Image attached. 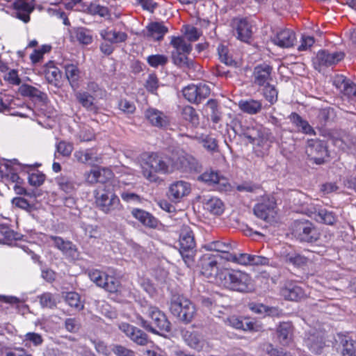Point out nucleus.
<instances>
[{"label": "nucleus", "instance_id": "nucleus-5", "mask_svg": "<svg viewBox=\"0 0 356 356\" xmlns=\"http://www.w3.org/2000/svg\"><path fill=\"white\" fill-rule=\"evenodd\" d=\"M179 252L188 266L194 263L196 254V243L195 236L191 228L188 225H183L179 234Z\"/></svg>", "mask_w": 356, "mask_h": 356}, {"label": "nucleus", "instance_id": "nucleus-36", "mask_svg": "<svg viewBox=\"0 0 356 356\" xmlns=\"http://www.w3.org/2000/svg\"><path fill=\"white\" fill-rule=\"evenodd\" d=\"M240 109L244 113L254 115L259 113L262 108V104L259 100H241L238 103Z\"/></svg>", "mask_w": 356, "mask_h": 356}, {"label": "nucleus", "instance_id": "nucleus-57", "mask_svg": "<svg viewBox=\"0 0 356 356\" xmlns=\"http://www.w3.org/2000/svg\"><path fill=\"white\" fill-rule=\"evenodd\" d=\"M45 180V175L38 170L29 175V183L33 186H41Z\"/></svg>", "mask_w": 356, "mask_h": 356}, {"label": "nucleus", "instance_id": "nucleus-64", "mask_svg": "<svg viewBox=\"0 0 356 356\" xmlns=\"http://www.w3.org/2000/svg\"><path fill=\"white\" fill-rule=\"evenodd\" d=\"M12 203L15 207L22 209L30 211L33 208V204H31L26 199L21 197H14Z\"/></svg>", "mask_w": 356, "mask_h": 356}, {"label": "nucleus", "instance_id": "nucleus-18", "mask_svg": "<svg viewBox=\"0 0 356 356\" xmlns=\"http://www.w3.org/2000/svg\"><path fill=\"white\" fill-rule=\"evenodd\" d=\"M145 117L152 126L160 129L167 127L170 122L169 117L165 113L154 108L147 109Z\"/></svg>", "mask_w": 356, "mask_h": 356}, {"label": "nucleus", "instance_id": "nucleus-54", "mask_svg": "<svg viewBox=\"0 0 356 356\" xmlns=\"http://www.w3.org/2000/svg\"><path fill=\"white\" fill-rule=\"evenodd\" d=\"M263 95L264 98L270 103L274 104L277 101L278 92L274 86L268 84L263 89Z\"/></svg>", "mask_w": 356, "mask_h": 356}, {"label": "nucleus", "instance_id": "nucleus-49", "mask_svg": "<svg viewBox=\"0 0 356 356\" xmlns=\"http://www.w3.org/2000/svg\"><path fill=\"white\" fill-rule=\"evenodd\" d=\"M59 188L66 193H70L74 190V183L69 177L60 175L56 179Z\"/></svg>", "mask_w": 356, "mask_h": 356}, {"label": "nucleus", "instance_id": "nucleus-56", "mask_svg": "<svg viewBox=\"0 0 356 356\" xmlns=\"http://www.w3.org/2000/svg\"><path fill=\"white\" fill-rule=\"evenodd\" d=\"M87 10L88 13L91 15H99L101 17L110 15V12L107 7L95 3H90V5L87 8Z\"/></svg>", "mask_w": 356, "mask_h": 356}, {"label": "nucleus", "instance_id": "nucleus-27", "mask_svg": "<svg viewBox=\"0 0 356 356\" xmlns=\"http://www.w3.org/2000/svg\"><path fill=\"white\" fill-rule=\"evenodd\" d=\"M131 214L136 219H137L145 227L155 228L158 225L157 219L154 218L151 213L145 210L140 209H134L131 211Z\"/></svg>", "mask_w": 356, "mask_h": 356}, {"label": "nucleus", "instance_id": "nucleus-51", "mask_svg": "<svg viewBox=\"0 0 356 356\" xmlns=\"http://www.w3.org/2000/svg\"><path fill=\"white\" fill-rule=\"evenodd\" d=\"M229 257L226 258V261H232L238 264L243 266H250L251 262V254L242 253V254H227Z\"/></svg>", "mask_w": 356, "mask_h": 356}, {"label": "nucleus", "instance_id": "nucleus-17", "mask_svg": "<svg viewBox=\"0 0 356 356\" xmlns=\"http://www.w3.org/2000/svg\"><path fill=\"white\" fill-rule=\"evenodd\" d=\"M243 136L249 142L258 146H262L266 151L268 150V136L261 127H248L243 132Z\"/></svg>", "mask_w": 356, "mask_h": 356}, {"label": "nucleus", "instance_id": "nucleus-41", "mask_svg": "<svg viewBox=\"0 0 356 356\" xmlns=\"http://www.w3.org/2000/svg\"><path fill=\"white\" fill-rule=\"evenodd\" d=\"M208 249L211 251H216L218 252H221L223 255H220V259H223L226 260L227 257H229L227 254H232L230 252L232 247L230 243H225L220 241H213L207 245Z\"/></svg>", "mask_w": 356, "mask_h": 356}, {"label": "nucleus", "instance_id": "nucleus-29", "mask_svg": "<svg viewBox=\"0 0 356 356\" xmlns=\"http://www.w3.org/2000/svg\"><path fill=\"white\" fill-rule=\"evenodd\" d=\"M44 74L47 82L54 86L58 84L62 76L60 70L55 66L53 61L48 62L44 66Z\"/></svg>", "mask_w": 356, "mask_h": 356}, {"label": "nucleus", "instance_id": "nucleus-31", "mask_svg": "<svg viewBox=\"0 0 356 356\" xmlns=\"http://www.w3.org/2000/svg\"><path fill=\"white\" fill-rule=\"evenodd\" d=\"M185 340L189 346L197 351L207 350L209 348L208 343L195 332H187Z\"/></svg>", "mask_w": 356, "mask_h": 356}, {"label": "nucleus", "instance_id": "nucleus-6", "mask_svg": "<svg viewBox=\"0 0 356 356\" xmlns=\"http://www.w3.org/2000/svg\"><path fill=\"white\" fill-rule=\"evenodd\" d=\"M170 312L179 321L188 323L195 316L196 309L190 300L182 296H173L171 299Z\"/></svg>", "mask_w": 356, "mask_h": 356}, {"label": "nucleus", "instance_id": "nucleus-32", "mask_svg": "<svg viewBox=\"0 0 356 356\" xmlns=\"http://www.w3.org/2000/svg\"><path fill=\"white\" fill-rule=\"evenodd\" d=\"M203 110L210 115L211 121L217 124L221 120V112L219 109V104L216 99H211L204 106Z\"/></svg>", "mask_w": 356, "mask_h": 356}, {"label": "nucleus", "instance_id": "nucleus-47", "mask_svg": "<svg viewBox=\"0 0 356 356\" xmlns=\"http://www.w3.org/2000/svg\"><path fill=\"white\" fill-rule=\"evenodd\" d=\"M218 54L221 62L227 65L236 66V62L230 56L229 49L224 44H220L218 47Z\"/></svg>", "mask_w": 356, "mask_h": 356}, {"label": "nucleus", "instance_id": "nucleus-2", "mask_svg": "<svg viewBox=\"0 0 356 356\" xmlns=\"http://www.w3.org/2000/svg\"><path fill=\"white\" fill-rule=\"evenodd\" d=\"M142 174L150 182L161 180L159 174L170 173V165L168 155L151 153L143 159L141 163Z\"/></svg>", "mask_w": 356, "mask_h": 356}, {"label": "nucleus", "instance_id": "nucleus-43", "mask_svg": "<svg viewBox=\"0 0 356 356\" xmlns=\"http://www.w3.org/2000/svg\"><path fill=\"white\" fill-rule=\"evenodd\" d=\"M170 45L173 47L172 52L190 53L192 46L181 37H172Z\"/></svg>", "mask_w": 356, "mask_h": 356}, {"label": "nucleus", "instance_id": "nucleus-44", "mask_svg": "<svg viewBox=\"0 0 356 356\" xmlns=\"http://www.w3.org/2000/svg\"><path fill=\"white\" fill-rule=\"evenodd\" d=\"M63 297L65 302L76 310L81 311L84 308V305L81 301V296L78 293L74 291L67 292Z\"/></svg>", "mask_w": 356, "mask_h": 356}, {"label": "nucleus", "instance_id": "nucleus-9", "mask_svg": "<svg viewBox=\"0 0 356 356\" xmlns=\"http://www.w3.org/2000/svg\"><path fill=\"white\" fill-rule=\"evenodd\" d=\"M254 213L264 220L273 218L277 213V204L275 197H265L254 207Z\"/></svg>", "mask_w": 356, "mask_h": 356}, {"label": "nucleus", "instance_id": "nucleus-40", "mask_svg": "<svg viewBox=\"0 0 356 356\" xmlns=\"http://www.w3.org/2000/svg\"><path fill=\"white\" fill-rule=\"evenodd\" d=\"M289 119L291 122L299 128V130L305 134H314V129L309 125L307 121L296 113H292Z\"/></svg>", "mask_w": 356, "mask_h": 356}, {"label": "nucleus", "instance_id": "nucleus-60", "mask_svg": "<svg viewBox=\"0 0 356 356\" xmlns=\"http://www.w3.org/2000/svg\"><path fill=\"white\" fill-rule=\"evenodd\" d=\"M0 234L3 238H0V243H5L6 241H11L15 238V233L8 226L0 224Z\"/></svg>", "mask_w": 356, "mask_h": 356}, {"label": "nucleus", "instance_id": "nucleus-50", "mask_svg": "<svg viewBox=\"0 0 356 356\" xmlns=\"http://www.w3.org/2000/svg\"><path fill=\"white\" fill-rule=\"evenodd\" d=\"M284 261L287 264H291L296 267H302L307 264L308 259L298 254H287L284 257Z\"/></svg>", "mask_w": 356, "mask_h": 356}, {"label": "nucleus", "instance_id": "nucleus-46", "mask_svg": "<svg viewBox=\"0 0 356 356\" xmlns=\"http://www.w3.org/2000/svg\"><path fill=\"white\" fill-rule=\"evenodd\" d=\"M190 53L171 52V58L175 65L183 67H190L193 63L188 58Z\"/></svg>", "mask_w": 356, "mask_h": 356}, {"label": "nucleus", "instance_id": "nucleus-55", "mask_svg": "<svg viewBox=\"0 0 356 356\" xmlns=\"http://www.w3.org/2000/svg\"><path fill=\"white\" fill-rule=\"evenodd\" d=\"M40 303L44 308L53 309L56 307V300L54 295L51 293L46 292L39 296Z\"/></svg>", "mask_w": 356, "mask_h": 356}, {"label": "nucleus", "instance_id": "nucleus-53", "mask_svg": "<svg viewBox=\"0 0 356 356\" xmlns=\"http://www.w3.org/2000/svg\"><path fill=\"white\" fill-rule=\"evenodd\" d=\"M75 38L83 44H89L92 42V36L90 31L84 28H78L74 31Z\"/></svg>", "mask_w": 356, "mask_h": 356}, {"label": "nucleus", "instance_id": "nucleus-37", "mask_svg": "<svg viewBox=\"0 0 356 356\" xmlns=\"http://www.w3.org/2000/svg\"><path fill=\"white\" fill-rule=\"evenodd\" d=\"M282 296L287 300L298 301L305 296L301 287L297 285L289 284L282 291Z\"/></svg>", "mask_w": 356, "mask_h": 356}, {"label": "nucleus", "instance_id": "nucleus-13", "mask_svg": "<svg viewBox=\"0 0 356 356\" xmlns=\"http://www.w3.org/2000/svg\"><path fill=\"white\" fill-rule=\"evenodd\" d=\"M54 241V246L60 250L67 257L76 261L80 258V252L76 245L70 241H65L63 238L56 236H49Z\"/></svg>", "mask_w": 356, "mask_h": 356}, {"label": "nucleus", "instance_id": "nucleus-59", "mask_svg": "<svg viewBox=\"0 0 356 356\" xmlns=\"http://www.w3.org/2000/svg\"><path fill=\"white\" fill-rule=\"evenodd\" d=\"M88 276L98 286L102 287L107 275L98 270H92L88 273Z\"/></svg>", "mask_w": 356, "mask_h": 356}, {"label": "nucleus", "instance_id": "nucleus-34", "mask_svg": "<svg viewBox=\"0 0 356 356\" xmlns=\"http://www.w3.org/2000/svg\"><path fill=\"white\" fill-rule=\"evenodd\" d=\"M147 37L152 38L154 40L159 41L163 39L164 35L168 32V29L163 24L159 22L151 23L147 27Z\"/></svg>", "mask_w": 356, "mask_h": 356}, {"label": "nucleus", "instance_id": "nucleus-48", "mask_svg": "<svg viewBox=\"0 0 356 356\" xmlns=\"http://www.w3.org/2000/svg\"><path fill=\"white\" fill-rule=\"evenodd\" d=\"M181 115L184 120L188 121L193 125H197L199 124L198 115L195 109L191 106H186L182 108Z\"/></svg>", "mask_w": 356, "mask_h": 356}, {"label": "nucleus", "instance_id": "nucleus-58", "mask_svg": "<svg viewBox=\"0 0 356 356\" xmlns=\"http://www.w3.org/2000/svg\"><path fill=\"white\" fill-rule=\"evenodd\" d=\"M147 63L153 67H157L159 65H165L168 63V57L164 55L156 54L147 57Z\"/></svg>", "mask_w": 356, "mask_h": 356}, {"label": "nucleus", "instance_id": "nucleus-39", "mask_svg": "<svg viewBox=\"0 0 356 356\" xmlns=\"http://www.w3.org/2000/svg\"><path fill=\"white\" fill-rule=\"evenodd\" d=\"M277 338L282 345H288L292 339V326L289 323H280L277 330Z\"/></svg>", "mask_w": 356, "mask_h": 356}, {"label": "nucleus", "instance_id": "nucleus-28", "mask_svg": "<svg viewBox=\"0 0 356 356\" xmlns=\"http://www.w3.org/2000/svg\"><path fill=\"white\" fill-rule=\"evenodd\" d=\"M75 97L78 102L87 111L95 114L99 112V107L95 102V97L88 92H78L76 93Z\"/></svg>", "mask_w": 356, "mask_h": 356}, {"label": "nucleus", "instance_id": "nucleus-19", "mask_svg": "<svg viewBox=\"0 0 356 356\" xmlns=\"http://www.w3.org/2000/svg\"><path fill=\"white\" fill-rule=\"evenodd\" d=\"M113 177V172L110 169L95 167L86 174V180L90 184L103 183L104 185L111 183L109 179Z\"/></svg>", "mask_w": 356, "mask_h": 356}, {"label": "nucleus", "instance_id": "nucleus-11", "mask_svg": "<svg viewBox=\"0 0 356 356\" xmlns=\"http://www.w3.org/2000/svg\"><path fill=\"white\" fill-rule=\"evenodd\" d=\"M191 192V185L190 183L183 180H178L170 184L167 195L170 201L177 203L188 195Z\"/></svg>", "mask_w": 356, "mask_h": 356}, {"label": "nucleus", "instance_id": "nucleus-23", "mask_svg": "<svg viewBox=\"0 0 356 356\" xmlns=\"http://www.w3.org/2000/svg\"><path fill=\"white\" fill-rule=\"evenodd\" d=\"M13 8L16 10L15 16L27 23L30 21V14L33 10V6L25 1L24 0H17L13 4Z\"/></svg>", "mask_w": 356, "mask_h": 356}, {"label": "nucleus", "instance_id": "nucleus-42", "mask_svg": "<svg viewBox=\"0 0 356 356\" xmlns=\"http://www.w3.org/2000/svg\"><path fill=\"white\" fill-rule=\"evenodd\" d=\"M306 343L312 353L316 355L321 354L324 347V341L322 337L312 334L307 339Z\"/></svg>", "mask_w": 356, "mask_h": 356}, {"label": "nucleus", "instance_id": "nucleus-35", "mask_svg": "<svg viewBox=\"0 0 356 356\" xmlns=\"http://www.w3.org/2000/svg\"><path fill=\"white\" fill-rule=\"evenodd\" d=\"M337 349L343 356H356V341L344 336Z\"/></svg>", "mask_w": 356, "mask_h": 356}, {"label": "nucleus", "instance_id": "nucleus-15", "mask_svg": "<svg viewBox=\"0 0 356 356\" xmlns=\"http://www.w3.org/2000/svg\"><path fill=\"white\" fill-rule=\"evenodd\" d=\"M200 179L220 191H227L230 187L227 179L213 170L204 172L200 175Z\"/></svg>", "mask_w": 356, "mask_h": 356}, {"label": "nucleus", "instance_id": "nucleus-1", "mask_svg": "<svg viewBox=\"0 0 356 356\" xmlns=\"http://www.w3.org/2000/svg\"><path fill=\"white\" fill-rule=\"evenodd\" d=\"M219 286L234 291L249 293L253 291L254 284L250 275L236 270H224L216 277Z\"/></svg>", "mask_w": 356, "mask_h": 356}, {"label": "nucleus", "instance_id": "nucleus-16", "mask_svg": "<svg viewBox=\"0 0 356 356\" xmlns=\"http://www.w3.org/2000/svg\"><path fill=\"white\" fill-rule=\"evenodd\" d=\"M306 152L310 159L318 165L323 163L327 156V148L320 140L309 141Z\"/></svg>", "mask_w": 356, "mask_h": 356}, {"label": "nucleus", "instance_id": "nucleus-24", "mask_svg": "<svg viewBox=\"0 0 356 356\" xmlns=\"http://www.w3.org/2000/svg\"><path fill=\"white\" fill-rule=\"evenodd\" d=\"M202 202L204 205V209L209 211L213 215H221L225 210V205L222 201L217 197H207L202 196L201 197Z\"/></svg>", "mask_w": 356, "mask_h": 356}, {"label": "nucleus", "instance_id": "nucleus-14", "mask_svg": "<svg viewBox=\"0 0 356 356\" xmlns=\"http://www.w3.org/2000/svg\"><path fill=\"white\" fill-rule=\"evenodd\" d=\"M273 67L268 64L262 63L257 65L253 70V83L259 87H264L272 81Z\"/></svg>", "mask_w": 356, "mask_h": 356}, {"label": "nucleus", "instance_id": "nucleus-4", "mask_svg": "<svg viewBox=\"0 0 356 356\" xmlns=\"http://www.w3.org/2000/svg\"><path fill=\"white\" fill-rule=\"evenodd\" d=\"M95 204L101 211L106 214H111L122 209V204L118 196L115 194L113 183L104 186L95 193Z\"/></svg>", "mask_w": 356, "mask_h": 356}, {"label": "nucleus", "instance_id": "nucleus-10", "mask_svg": "<svg viewBox=\"0 0 356 356\" xmlns=\"http://www.w3.org/2000/svg\"><path fill=\"white\" fill-rule=\"evenodd\" d=\"M344 58V54L342 51L330 52L326 50L320 51L316 58L314 63L315 68L321 71L322 67H327L337 64Z\"/></svg>", "mask_w": 356, "mask_h": 356}, {"label": "nucleus", "instance_id": "nucleus-22", "mask_svg": "<svg viewBox=\"0 0 356 356\" xmlns=\"http://www.w3.org/2000/svg\"><path fill=\"white\" fill-rule=\"evenodd\" d=\"M296 40L295 33L291 29H286L279 31L273 41L280 47L289 48L293 46Z\"/></svg>", "mask_w": 356, "mask_h": 356}, {"label": "nucleus", "instance_id": "nucleus-38", "mask_svg": "<svg viewBox=\"0 0 356 356\" xmlns=\"http://www.w3.org/2000/svg\"><path fill=\"white\" fill-rule=\"evenodd\" d=\"M19 92L23 97H27L31 99L42 101L45 94L34 86L29 84H22L19 88Z\"/></svg>", "mask_w": 356, "mask_h": 356}, {"label": "nucleus", "instance_id": "nucleus-26", "mask_svg": "<svg viewBox=\"0 0 356 356\" xmlns=\"http://www.w3.org/2000/svg\"><path fill=\"white\" fill-rule=\"evenodd\" d=\"M99 34L103 40L112 44L124 42L128 38L127 33L109 28L102 30Z\"/></svg>", "mask_w": 356, "mask_h": 356}, {"label": "nucleus", "instance_id": "nucleus-20", "mask_svg": "<svg viewBox=\"0 0 356 356\" xmlns=\"http://www.w3.org/2000/svg\"><path fill=\"white\" fill-rule=\"evenodd\" d=\"M234 34L236 38L245 42H248L252 38V26L244 19H234L233 22Z\"/></svg>", "mask_w": 356, "mask_h": 356}, {"label": "nucleus", "instance_id": "nucleus-62", "mask_svg": "<svg viewBox=\"0 0 356 356\" xmlns=\"http://www.w3.org/2000/svg\"><path fill=\"white\" fill-rule=\"evenodd\" d=\"M318 220L327 225H333L336 221V218L332 212L321 210L318 212Z\"/></svg>", "mask_w": 356, "mask_h": 356}, {"label": "nucleus", "instance_id": "nucleus-61", "mask_svg": "<svg viewBox=\"0 0 356 356\" xmlns=\"http://www.w3.org/2000/svg\"><path fill=\"white\" fill-rule=\"evenodd\" d=\"M57 152L63 156H69L73 151V145L70 143L60 141L56 145Z\"/></svg>", "mask_w": 356, "mask_h": 356}, {"label": "nucleus", "instance_id": "nucleus-3", "mask_svg": "<svg viewBox=\"0 0 356 356\" xmlns=\"http://www.w3.org/2000/svg\"><path fill=\"white\" fill-rule=\"evenodd\" d=\"M146 314L150 318L149 321L145 320L141 316H137L139 324L146 330L161 335L163 334V333L170 332L171 331V323L165 314L157 307H148Z\"/></svg>", "mask_w": 356, "mask_h": 356}, {"label": "nucleus", "instance_id": "nucleus-30", "mask_svg": "<svg viewBox=\"0 0 356 356\" xmlns=\"http://www.w3.org/2000/svg\"><path fill=\"white\" fill-rule=\"evenodd\" d=\"M64 69L65 76L72 88H77L81 74L79 67L72 63H67L64 65Z\"/></svg>", "mask_w": 356, "mask_h": 356}, {"label": "nucleus", "instance_id": "nucleus-21", "mask_svg": "<svg viewBox=\"0 0 356 356\" xmlns=\"http://www.w3.org/2000/svg\"><path fill=\"white\" fill-rule=\"evenodd\" d=\"M120 327L127 337L139 345H145L147 343V335L138 328L128 323H123Z\"/></svg>", "mask_w": 356, "mask_h": 356}, {"label": "nucleus", "instance_id": "nucleus-45", "mask_svg": "<svg viewBox=\"0 0 356 356\" xmlns=\"http://www.w3.org/2000/svg\"><path fill=\"white\" fill-rule=\"evenodd\" d=\"M226 322L230 326L243 330H251L253 329V324L251 322L245 321L243 322L242 319L236 316H232L227 318Z\"/></svg>", "mask_w": 356, "mask_h": 356}, {"label": "nucleus", "instance_id": "nucleus-12", "mask_svg": "<svg viewBox=\"0 0 356 356\" xmlns=\"http://www.w3.org/2000/svg\"><path fill=\"white\" fill-rule=\"evenodd\" d=\"M219 254H204L200 259V266L201 268V273L207 277H210L217 275L219 270Z\"/></svg>", "mask_w": 356, "mask_h": 356}, {"label": "nucleus", "instance_id": "nucleus-25", "mask_svg": "<svg viewBox=\"0 0 356 356\" xmlns=\"http://www.w3.org/2000/svg\"><path fill=\"white\" fill-rule=\"evenodd\" d=\"M168 156L170 165V173L175 170H187L190 168L189 158L184 154L172 152Z\"/></svg>", "mask_w": 356, "mask_h": 356}, {"label": "nucleus", "instance_id": "nucleus-52", "mask_svg": "<svg viewBox=\"0 0 356 356\" xmlns=\"http://www.w3.org/2000/svg\"><path fill=\"white\" fill-rule=\"evenodd\" d=\"M102 287L110 293H117L120 291L121 284L115 277L107 275Z\"/></svg>", "mask_w": 356, "mask_h": 356}, {"label": "nucleus", "instance_id": "nucleus-33", "mask_svg": "<svg viewBox=\"0 0 356 356\" xmlns=\"http://www.w3.org/2000/svg\"><path fill=\"white\" fill-rule=\"evenodd\" d=\"M74 157L81 163L94 164L99 161L96 151L92 149L75 152Z\"/></svg>", "mask_w": 356, "mask_h": 356}, {"label": "nucleus", "instance_id": "nucleus-63", "mask_svg": "<svg viewBox=\"0 0 356 356\" xmlns=\"http://www.w3.org/2000/svg\"><path fill=\"white\" fill-rule=\"evenodd\" d=\"M121 198L127 203H141L143 200L139 195L128 191L121 193Z\"/></svg>", "mask_w": 356, "mask_h": 356}, {"label": "nucleus", "instance_id": "nucleus-8", "mask_svg": "<svg viewBox=\"0 0 356 356\" xmlns=\"http://www.w3.org/2000/svg\"><path fill=\"white\" fill-rule=\"evenodd\" d=\"M182 93L189 102L198 104L209 96L211 90L205 83L193 84L185 87L182 90Z\"/></svg>", "mask_w": 356, "mask_h": 356}, {"label": "nucleus", "instance_id": "nucleus-7", "mask_svg": "<svg viewBox=\"0 0 356 356\" xmlns=\"http://www.w3.org/2000/svg\"><path fill=\"white\" fill-rule=\"evenodd\" d=\"M293 233L301 241L312 243L319 238L314 225L308 220H296L293 224Z\"/></svg>", "mask_w": 356, "mask_h": 356}]
</instances>
